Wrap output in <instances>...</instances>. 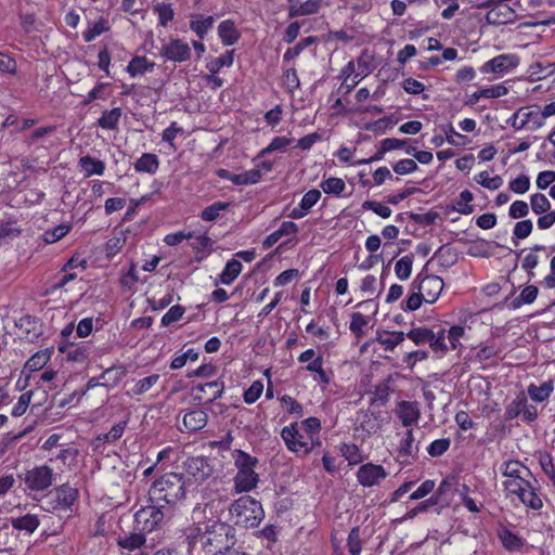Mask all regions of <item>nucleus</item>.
Listing matches in <instances>:
<instances>
[{"instance_id":"20e7f679","label":"nucleus","mask_w":555,"mask_h":555,"mask_svg":"<svg viewBox=\"0 0 555 555\" xmlns=\"http://www.w3.org/2000/svg\"><path fill=\"white\" fill-rule=\"evenodd\" d=\"M232 521L245 528L257 527L264 517L263 508L257 500L249 495L241 496L229 507Z\"/></svg>"},{"instance_id":"423d86ee","label":"nucleus","mask_w":555,"mask_h":555,"mask_svg":"<svg viewBox=\"0 0 555 555\" xmlns=\"http://www.w3.org/2000/svg\"><path fill=\"white\" fill-rule=\"evenodd\" d=\"M170 513V508L164 504L145 506L139 509L134 515L137 529L144 532H152Z\"/></svg>"},{"instance_id":"5701e85b","label":"nucleus","mask_w":555,"mask_h":555,"mask_svg":"<svg viewBox=\"0 0 555 555\" xmlns=\"http://www.w3.org/2000/svg\"><path fill=\"white\" fill-rule=\"evenodd\" d=\"M218 36L224 46L236 43L241 33L231 20L222 21L218 26Z\"/></svg>"},{"instance_id":"f8f14e48","label":"nucleus","mask_w":555,"mask_h":555,"mask_svg":"<svg viewBox=\"0 0 555 555\" xmlns=\"http://www.w3.org/2000/svg\"><path fill=\"white\" fill-rule=\"evenodd\" d=\"M159 54L168 61L181 63L190 59L191 48L181 39H170L167 43L163 44Z\"/></svg>"},{"instance_id":"6ab92c4d","label":"nucleus","mask_w":555,"mask_h":555,"mask_svg":"<svg viewBox=\"0 0 555 555\" xmlns=\"http://www.w3.org/2000/svg\"><path fill=\"white\" fill-rule=\"evenodd\" d=\"M299 229L293 221H284L278 230L268 235L262 242V247L269 249L283 236H295Z\"/></svg>"},{"instance_id":"680f3d73","label":"nucleus","mask_w":555,"mask_h":555,"mask_svg":"<svg viewBox=\"0 0 555 555\" xmlns=\"http://www.w3.org/2000/svg\"><path fill=\"white\" fill-rule=\"evenodd\" d=\"M108 27L106 25V22L103 18H101L82 33L83 40L86 42H91L96 37L105 33Z\"/></svg>"},{"instance_id":"2eb2a0df","label":"nucleus","mask_w":555,"mask_h":555,"mask_svg":"<svg viewBox=\"0 0 555 555\" xmlns=\"http://www.w3.org/2000/svg\"><path fill=\"white\" fill-rule=\"evenodd\" d=\"M397 416L401 420L403 426L409 427L417 423L421 411L415 401H401L396 409Z\"/></svg>"},{"instance_id":"393cba45","label":"nucleus","mask_w":555,"mask_h":555,"mask_svg":"<svg viewBox=\"0 0 555 555\" xmlns=\"http://www.w3.org/2000/svg\"><path fill=\"white\" fill-rule=\"evenodd\" d=\"M207 413L203 410H193L184 414L183 425L189 431H197L207 424Z\"/></svg>"},{"instance_id":"37998d69","label":"nucleus","mask_w":555,"mask_h":555,"mask_svg":"<svg viewBox=\"0 0 555 555\" xmlns=\"http://www.w3.org/2000/svg\"><path fill=\"white\" fill-rule=\"evenodd\" d=\"M540 250H545V246L535 244L533 247L530 248V251L525 256L522 260L521 267L524 270L528 271L530 278L534 275L532 270L539 263V256L537 255V251Z\"/></svg>"},{"instance_id":"8fccbe9b","label":"nucleus","mask_w":555,"mask_h":555,"mask_svg":"<svg viewBox=\"0 0 555 555\" xmlns=\"http://www.w3.org/2000/svg\"><path fill=\"white\" fill-rule=\"evenodd\" d=\"M293 142V139L286 137H275L270 144L261 150L258 154V157H263L267 154L273 153L275 151H285L286 147Z\"/></svg>"},{"instance_id":"39448f33","label":"nucleus","mask_w":555,"mask_h":555,"mask_svg":"<svg viewBox=\"0 0 555 555\" xmlns=\"http://www.w3.org/2000/svg\"><path fill=\"white\" fill-rule=\"evenodd\" d=\"M281 437L284 440L287 449L298 456H305L309 454L315 447L321 446L320 437L307 435L299 428L297 422L285 426L281 431Z\"/></svg>"},{"instance_id":"774afa93","label":"nucleus","mask_w":555,"mask_h":555,"mask_svg":"<svg viewBox=\"0 0 555 555\" xmlns=\"http://www.w3.org/2000/svg\"><path fill=\"white\" fill-rule=\"evenodd\" d=\"M502 348L500 346H496L494 344L482 346L476 353V359L479 362H483L490 359H494L500 356L502 352Z\"/></svg>"},{"instance_id":"3c124183","label":"nucleus","mask_w":555,"mask_h":555,"mask_svg":"<svg viewBox=\"0 0 555 555\" xmlns=\"http://www.w3.org/2000/svg\"><path fill=\"white\" fill-rule=\"evenodd\" d=\"M369 324V318L363 315L360 312H354L351 314V321L349 325V330L354 334L356 337L360 338L363 336V328Z\"/></svg>"},{"instance_id":"c756f323","label":"nucleus","mask_w":555,"mask_h":555,"mask_svg":"<svg viewBox=\"0 0 555 555\" xmlns=\"http://www.w3.org/2000/svg\"><path fill=\"white\" fill-rule=\"evenodd\" d=\"M535 483L533 480L528 482V487H525L524 490L517 495L519 500L528 507L532 509H540L542 507V500L535 493Z\"/></svg>"},{"instance_id":"bb28decb","label":"nucleus","mask_w":555,"mask_h":555,"mask_svg":"<svg viewBox=\"0 0 555 555\" xmlns=\"http://www.w3.org/2000/svg\"><path fill=\"white\" fill-rule=\"evenodd\" d=\"M11 525L15 530L34 533L39 527L40 520L37 515L26 514L22 517L11 518Z\"/></svg>"},{"instance_id":"c9c22d12","label":"nucleus","mask_w":555,"mask_h":555,"mask_svg":"<svg viewBox=\"0 0 555 555\" xmlns=\"http://www.w3.org/2000/svg\"><path fill=\"white\" fill-rule=\"evenodd\" d=\"M121 117V108L115 107L109 111H104L102 116L99 118L98 124L102 129L114 130Z\"/></svg>"},{"instance_id":"864d4df0","label":"nucleus","mask_w":555,"mask_h":555,"mask_svg":"<svg viewBox=\"0 0 555 555\" xmlns=\"http://www.w3.org/2000/svg\"><path fill=\"white\" fill-rule=\"evenodd\" d=\"M526 396L519 393L517 397L506 406L505 416L507 420H514L521 414L525 408Z\"/></svg>"},{"instance_id":"4468645a","label":"nucleus","mask_w":555,"mask_h":555,"mask_svg":"<svg viewBox=\"0 0 555 555\" xmlns=\"http://www.w3.org/2000/svg\"><path fill=\"white\" fill-rule=\"evenodd\" d=\"M78 496L77 489L63 485L55 490V504L51 503V507H44V511H68Z\"/></svg>"},{"instance_id":"de8ad7c7","label":"nucleus","mask_w":555,"mask_h":555,"mask_svg":"<svg viewBox=\"0 0 555 555\" xmlns=\"http://www.w3.org/2000/svg\"><path fill=\"white\" fill-rule=\"evenodd\" d=\"M530 206L535 215H542L550 211L551 203L542 193H534L530 196Z\"/></svg>"},{"instance_id":"0e129e2a","label":"nucleus","mask_w":555,"mask_h":555,"mask_svg":"<svg viewBox=\"0 0 555 555\" xmlns=\"http://www.w3.org/2000/svg\"><path fill=\"white\" fill-rule=\"evenodd\" d=\"M500 538L504 547L509 551H515L522 546L521 539L507 529L500 533Z\"/></svg>"},{"instance_id":"a211bd4d","label":"nucleus","mask_w":555,"mask_h":555,"mask_svg":"<svg viewBox=\"0 0 555 555\" xmlns=\"http://www.w3.org/2000/svg\"><path fill=\"white\" fill-rule=\"evenodd\" d=\"M418 450V443L415 441L413 430L408 429L405 436L400 441L398 456L402 459V463H410V460L416 459Z\"/></svg>"},{"instance_id":"4c0bfd02","label":"nucleus","mask_w":555,"mask_h":555,"mask_svg":"<svg viewBox=\"0 0 555 555\" xmlns=\"http://www.w3.org/2000/svg\"><path fill=\"white\" fill-rule=\"evenodd\" d=\"M153 12L158 17V24L166 27L175 17V11L170 3H157L153 7Z\"/></svg>"},{"instance_id":"49530a36","label":"nucleus","mask_w":555,"mask_h":555,"mask_svg":"<svg viewBox=\"0 0 555 555\" xmlns=\"http://www.w3.org/2000/svg\"><path fill=\"white\" fill-rule=\"evenodd\" d=\"M233 54H234V51L231 50V51H227L222 55L211 60L207 64L208 70L211 74H216L224 66L230 67L233 64V60H234Z\"/></svg>"},{"instance_id":"69168bd1","label":"nucleus","mask_w":555,"mask_h":555,"mask_svg":"<svg viewBox=\"0 0 555 555\" xmlns=\"http://www.w3.org/2000/svg\"><path fill=\"white\" fill-rule=\"evenodd\" d=\"M298 424H299V428L304 433H307V435L312 436L313 440H314V437H319V434L321 430V422L319 418L308 417Z\"/></svg>"},{"instance_id":"4d7b16f0","label":"nucleus","mask_w":555,"mask_h":555,"mask_svg":"<svg viewBox=\"0 0 555 555\" xmlns=\"http://www.w3.org/2000/svg\"><path fill=\"white\" fill-rule=\"evenodd\" d=\"M70 230V224L62 223L52 230L46 231L43 234V240L48 244L55 243L63 238Z\"/></svg>"},{"instance_id":"1a4fd4ad","label":"nucleus","mask_w":555,"mask_h":555,"mask_svg":"<svg viewBox=\"0 0 555 555\" xmlns=\"http://www.w3.org/2000/svg\"><path fill=\"white\" fill-rule=\"evenodd\" d=\"M443 286V280L440 276L433 274L426 275L424 278L417 275L412 282V288L418 289V292H421L420 295H422L424 298V301L428 304H434L439 298Z\"/></svg>"},{"instance_id":"aec40b11","label":"nucleus","mask_w":555,"mask_h":555,"mask_svg":"<svg viewBox=\"0 0 555 555\" xmlns=\"http://www.w3.org/2000/svg\"><path fill=\"white\" fill-rule=\"evenodd\" d=\"M289 15L304 16L318 12L320 7L319 0H288Z\"/></svg>"},{"instance_id":"9b49d317","label":"nucleus","mask_w":555,"mask_h":555,"mask_svg":"<svg viewBox=\"0 0 555 555\" xmlns=\"http://www.w3.org/2000/svg\"><path fill=\"white\" fill-rule=\"evenodd\" d=\"M387 475L386 469L382 465L366 463L359 467L357 480L361 486L370 488L378 486Z\"/></svg>"},{"instance_id":"0eeeda50","label":"nucleus","mask_w":555,"mask_h":555,"mask_svg":"<svg viewBox=\"0 0 555 555\" xmlns=\"http://www.w3.org/2000/svg\"><path fill=\"white\" fill-rule=\"evenodd\" d=\"M54 476L53 468L48 465H39L26 470L24 482L29 491L42 492L52 486Z\"/></svg>"},{"instance_id":"603ef678","label":"nucleus","mask_w":555,"mask_h":555,"mask_svg":"<svg viewBox=\"0 0 555 555\" xmlns=\"http://www.w3.org/2000/svg\"><path fill=\"white\" fill-rule=\"evenodd\" d=\"M321 188L326 194L340 195L346 189V184L340 178H328L321 183Z\"/></svg>"},{"instance_id":"cd10ccee","label":"nucleus","mask_w":555,"mask_h":555,"mask_svg":"<svg viewBox=\"0 0 555 555\" xmlns=\"http://www.w3.org/2000/svg\"><path fill=\"white\" fill-rule=\"evenodd\" d=\"M539 294V289L534 285H528L526 286L520 294L512 299L507 306L509 309L516 310L519 309L522 305H530L532 304Z\"/></svg>"},{"instance_id":"58836bf2","label":"nucleus","mask_w":555,"mask_h":555,"mask_svg":"<svg viewBox=\"0 0 555 555\" xmlns=\"http://www.w3.org/2000/svg\"><path fill=\"white\" fill-rule=\"evenodd\" d=\"M413 256L405 255L401 257L395 264V273L401 281H405L412 273Z\"/></svg>"},{"instance_id":"7c9ffc66","label":"nucleus","mask_w":555,"mask_h":555,"mask_svg":"<svg viewBox=\"0 0 555 555\" xmlns=\"http://www.w3.org/2000/svg\"><path fill=\"white\" fill-rule=\"evenodd\" d=\"M126 426H127L126 421L119 422L118 424L114 425L108 433L99 435L93 441L94 448L99 449L101 446H103L106 442H115L118 439H120L125 431Z\"/></svg>"},{"instance_id":"79ce46f5","label":"nucleus","mask_w":555,"mask_h":555,"mask_svg":"<svg viewBox=\"0 0 555 555\" xmlns=\"http://www.w3.org/2000/svg\"><path fill=\"white\" fill-rule=\"evenodd\" d=\"M195 390L207 393L208 391H211V397L209 398V402H214L215 400L219 399L224 390V383L222 380H214L205 384L197 385L195 387Z\"/></svg>"},{"instance_id":"9d476101","label":"nucleus","mask_w":555,"mask_h":555,"mask_svg":"<svg viewBox=\"0 0 555 555\" xmlns=\"http://www.w3.org/2000/svg\"><path fill=\"white\" fill-rule=\"evenodd\" d=\"M508 122L516 130H520L526 127L530 130H538L543 126L540 111H533L528 107L517 109L508 119Z\"/></svg>"},{"instance_id":"72a5a7b5","label":"nucleus","mask_w":555,"mask_h":555,"mask_svg":"<svg viewBox=\"0 0 555 555\" xmlns=\"http://www.w3.org/2000/svg\"><path fill=\"white\" fill-rule=\"evenodd\" d=\"M126 375V370L122 366H112L105 370L99 377L101 386L114 387Z\"/></svg>"},{"instance_id":"c03bdc74","label":"nucleus","mask_w":555,"mask_h":555,"mask_svg":"<svg viewBox=\"0 0 555 555\" xmlns=\"http://www.w3.org/2000/svg\"><path fill=\"white\" fill-rule=\"evenodd\" d=\"M446 338L444 328L439 330L437 333L433 331V337L429 338L428 345L434 352L444 354L450 348L446 343Z\"/></svg>"},{"instance_id":"6e6d98bb","label":"nucleus","mask_w":555,"mask_h":555,"mask_svg":"<svg viewBox=\"0 0 555 555\" xmlns=\"http://www.w3.org/2000/svg\"><path fill=\"white\" fill-rule=\"evenodd\" d=\"M323 357L318 356L315 359H313L312 363L306 365V370L311 373H317L318 379L321 383L328 385L331 379L327 373L323 370Z\"/></svg>"},{"instance_id":"e433bc0d","label":"nucleus","mask_w":555,"mask_h":555,"mask_svg":"<svg viewBox=\"0 0 555 555\" xmlns=\"http://www.w3.org/2000/svg\"><path fill=\"white\" fill-rule=\"evenodd\" d=\"M473 199V193L468 190H464L460 193L459 198L454 201L451 209L462 215H469L474 211V207L470 205Z\"/></svg>"},{"instance_id":"e2e57ef3","label":"nucleus","mask_w":555,"mask_h":555,"mask_svg":"<svg viewBox=\"0 0 555 555\" xmlns=\"http://www.w3.org/2000/svg\"><path fill=\"white\" fill-rule=\"evenodd\" d=\"M348 551L351 555H360L362 551V542L360 539V528L354 527L351 529L347 540Z\"/></svg>"},{"instance_id":"b1692460","label":"nucleus","mask_w":555,"mask_h":555,"mask_svg":"<svg viewBox=\"0 0 555 555\" xmlns=\"http://www.w3.org/2000/svg\"><path fill=\"white\" fill-rule=\"evenodd\" d=\"M507 94V88L503 85L491 86L479 89L472 93L468 99V104H476L481 98L495 99Z\"/></svg>"},{"instance_id":"4be33fe9","label":"nucleus","mask_w":555,"mask_h":555,"mask_svg":"<svg viewBox=\"0 0 555 555\" xmlns=\"http://www.w3.org/2000/svg\"><path fill=\"white\" fill-rule=\"evenodd\" d=\"M78 168L86 178H89L93 175L102 176L105 170V164L90 155H85L79 158Z\"/></svg>"},{"instance_id":"f3484780","label":"nucleus","mask_w":555,"mask_h":555,"mask_svg":"<svg viewBox=\"0 0 555 555\" xmlns=\"http://www.w3.org/2000/svg\"><path fill=\"white\" fill-rule=\"evenodd\" d=\"M60 351L65 353L67 360L82 363L92 354L93 347L88 341L79 344H69L66 347H60Z\"/></svg>"},{"instance_id":"412c9836","label":"nucleus","mask_w":555,"mask_h":555,"mask_svg":"<svg viewBox=\"0 0 555 555\" xmlns=\"http://www.w3.org/2000/svg\"><path fill=\"white\" fill-rule=\"evenodd\" d=\"M215 17L209 15L193 14L190 18V28L199 39H204L208 31L212 28Z\"/></svg>"},{"instance_id":"f03ea898","label":"nucleus","mask_w":555,"mask_h":555,"mask_svg":"<svg viewBox=\"0 0 555 555\" xmlns=\"http://www.w3.org/2000/svg\"><path fill=\"white\" fill-rule=\"evenodd\" d=\"M150 500L156 504L169 507L185 495L183 477L177 473H169L157 479L151 487Z\"/></svg>"},{"instance_id":"13d9d810","label":"nucleus","mask_w":555,"mask_h":555,"mask_svg":"<svg viewBox=\"0 0 555 555\" xmlns=\"http://www.w3.org/2000/svg\"><path fill=\"white\" fill-rule=\"evenodd\" d=\"M312 42H314L313 37H307L302 40H300L296 46L293 48H288L284 55L283 61L284 62H291L294 59H296L307 47H309Z\"/></svg>"},{"instance_id":"f257e3e1","label":"nucleus","mask_w":555,"mask_h":555,"mask_svg":"<svg viewBox=\"0 0 555 555\" xmlns=\"http://www.w3.org/2000/svg\"><path fill=\"white\" fill-rule=\"evenodd\" d=\"M185 539L190 548L198 544L206 555H221L236 543L235 529L219 519L196 521L188 528Z\"/></svg>"},{"instance_id":"2f4dec72","label":"nucleus","mask_w":555,"mask_h":555,"mask_svg":"<svg viewBox=\"0 0 555 555\" xmlns=\"http://www.w3.org/2000/svg\"><path fill=\"white\" fill-rule=\"evenodd\" d=\"M554 390L552 380L544 382L540 386L530 384L527 388L528 395L535 402H543L550 398Z\"/></svg>"},{"instance_id":"09e8293b","label":"nucleus","mask_w":555,"mask_h":555,"mask_svg":"<svg viewBox=\"0 0 555 555\" xmlns=\"http://www.w3.org/2000/svg\"><path fill=\"white\" fill-rule=\"evenodd\" d=\"M478 184L489 190H498L503 184V179L500 176L489 177L487 171H481L475 177Z\"/></svg>"},{"instance_id":"f704fd0d","label":"nucleus","mask_w":555,"mask_h":555,"mask_svg":"<svg viewBox=\"0 0 555 555\" xmlns=\"http://www.w3.org/2000/svg\"><path fill=\"white\" fill-rule=\"evenodd\" d=\"M242 263L236 259H231L227 262L223 271L219 275V281L222 284H231L242 272Z\"/></svg>"},{"instance_id":"338daca9","label":"nucleus","mask_w":555,"mask_h":555,"mask_svg":"<svg viewBox=\"0 0 555 555\" xmlns=\"http://www.w3.org/2000/svg\"><path fill=\"white\" fill-rule=\"evenodd\" d=\"M450 444L449 438L437 439L428 446L427 452L430 456L438 457L448 451Z\"/></svg>"},{"instance_id":"a18cd8bd","label":"nucleus","mask_w":555,"mask_h":555,"mask_svg":"<svg viewBox=\"0 0 555 555\" xmlns=\"http://www.w3.org/2000/svg\"><path fill=\"white\" fill-rule=\"evenodd\" d=\"M511 13V8L506 4H498L493 7L486 15L488 23L504 24L505 17Z\"/></svg>"},{"instance_id":"c85d7f7f","label":"nucleus","mask_w":555,"mask_h":555,"mask_svg":"<svg viewBox=\"0 0 555 555\" xmlns=\"http://www.w3.org/2000/svg\"><path fill=\"white\" fill-rule=\"evenodd\" d=\"M134 170L137 172H145L150 175H154L159 167V159L157 155L152 153H144L142 156L133 164Z\"/></svg>"},{"instance_id":"7ed1b4c3","label":"nucleus","mask_w":555,"mask_h":555,"mask_svg":"<svg viewBox=\"0 0 555 555\" xmlns=\"http://www.w3.org/2000/svg\"><path fill=\"white\" fill-rule=\"evenodd\" d=\"M232 457L234 466L237 469L234 477L235 492L242 493L251 491L259 482V476L255 472V467L259 463L258 459L242 450H234Z\"/></svg>"},{"instance_id":"473e14b6","label":"nucleus","mask_w":555,"mask_h":555,"mask_svg":"<svg viewBox=\"0 0 555 555\" xmlns=\"http://www.w3.org/2000/svg\"><path fill=\"white\" fill-rule=\"evenodd\" d=\"M154 62L149 61L145 56H134L127 66V72L131 77L143 75L153 70Z\"/></svg>"},{"instance_id":"052dcab7","label":"nucleus","mask_w":555,"mask_h":555,"mask_svg":"<svg viewBox=\"0 0 555 555\" xmlns=\"http://www.w3.org/2000/svg\"><path fill=\"white\" fill-rule=\"evenodd\" d=\"M20 233L21 229L16 225V222L9 221L0 223V243H7L17 237Z\"/></svg>"},{"instance_id":"6e6552de","label":"nucleus","mask_w":555,"mask_h":555,"mask_svg":"<svg viewBox=\"0 0 555 555\" xmlns=\"http://www.w3.org/2000/svg\"><path fill=\"white\" fill-rule=\"evenodd\" d=\"M519 61L517 54H500L483 63L480 72L483 74L492 73L496 78H501L514 72L518 67Z\"/></svg>"},{"instance_id":"ea45409f","label":"nucleus","mask_w":555,"mask_h":555,"mask_svg":"<svg viewBox=\"0 0 555 555\" xmlns=\"http://www.w3.org/2000/svg\"><path fill=\"white\" fill-rule=\"evenodd\" d=\"M230 207V203L227 202H215L214 204L207 206L202 212L201 218L204 221H216L221 211L227 210Z\"/></svg>"},{"instance_id":"5fc2aeb1","label":"nucleus","mask_w":555,"mask_h":555,"mask_svg":"<svg viewBox=\"0 0 555 555\" xmlns=\"http://www.w3.org/2000/svg\"><path fill=\"white\" fill-rule=\"evenodd\" d=\"M405 337L416 345H424L428 344L429 338L433 337V331L426 327H416L406 333Z\"/></svg>"},{"instance_id":"a878e982","label":"nucleus","mask_w":555,"mask_h":555,"mask_svg":"<svg viewBox=\"0 0 555 555\" xmlns=\"http://www.w3.org/2000/svg\"><path fill=\"white\" fill-rule=\"evenodd\" d=\"M405 339L403 332H383L377 333L376 341L386 351H392L397 346L402 344Z\"/></svg>"},{"instance_id":"ddd939ff","label":"nucleus","mask_w":555,"mask_h":555,"mask_svg":"<svg viewBox=\"0 0 555 555\" xmlns=\"http://www.w3.org/2000/svg\"><path fill=\"white\" fill-rule=\"evenodd\" d=\"M185 470L188 476L196 482L206 480L212 474V468L206 459L202 456L189 457L185 462Z\"/></svg>"},{"instance_id":"bf43d9fd","label":"nucleus","mask_w":555,"mask_h":555,"mask_svg":"<svg viewBox=\"0 0 555 555\" xmlns=\"http://www.w3.org/2000/svg\"><path fill=\"white\" fill-rule=\"evenodd\" d=\"M159 380L158 374H152L144 378L139 379L132 388L135 396H140L149 391Z\"/></svg>"},{"instance_id":"dca6fc26","label":"nucleus","mask_w":555,"mask_h":555,"mask_svg":"<svg viewBox=\"0 0 555 555\" xmlns=\"http://www.w3.org/2000/svg\"><path fill=\"white\" fill-rule=\"evenodd\" d=\"M500 470L502 472V475L506 478H516L521 480H533L537 482V480L533 478V475L531 474L530 469L521 464L519 461H505L501 467Z\"/></svg>"},{"instance_id":"a19ab883","label":"nucleus","mask_w":555,"mask_h":555,"mask_svg":"<svg viewBox=\"0 0 555 555\" xmlns=\"http://www.w3.org/2000/svg\"><path fill=\"white\" fill-rule=\"evenodd\" d=\"M146 542L145 535L140 532H133L125 538H119L118 545L128 551L140 548Z\"/></svg>"}]
</instances>
